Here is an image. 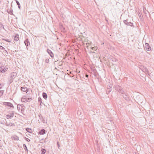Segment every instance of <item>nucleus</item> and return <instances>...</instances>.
<instances>
[{"mask_svg":"<svg viewBox=\"0 0 154 154\" xmlns=\"http://www.w3.org/2000/svg\"><path fill=\"white\" fill-rule=\"evenodd\" d=\"M12 12V11H11L10 10V15H11L13 14Z\"/></svg>","mask_w":154,"mask_h":154,"instance_id":"c9c22d12","label":"nucleus"},{"mask_svg":"<svg viewBox=\"0 0 154 154\" xmlns=\"http://www.w3.org/2000/svg\"><path fill=\"white\" fill-rule=\"evenodd\" d=\"M23 148H24L25 150L26 151H27V152L28 151V149H27V147L25 144H24L23 145Z\"/></svg>","mask_w":154,"mask_h":154,"instance_id":"aec40b11","label":"nucleus"},{"mask_svg":"<svg viewBox=\"0 0 154 154\" xmlns=\"http://www.w3.org/2000/svg\"><path fill=\"white\" fill-rule=\"evenodd\" d=\"M57 144L58 147V148H59V147H60V146L58 142H57Z\"/></svg>","mask_w":154,"mask_h":154,"instance_id":"f704fd0d","label":"nucleus"},{"mask_svg":"<svg viewBox=\"0 0 154 154\" xmlns=\"http://www.w3.org/2000/svg\"><path fill=\"white\" fill-rule=\"evenodd\" d=\"M25 99L24 98H23L22 100Z\"/></svg>","mask_w":154,"mask_h":154,"instance_id":"3c124183","label":"nucleus"},{"mask_svg":"<svg viewBox=\"0 0 154 154\" xmlns=\"http://www.w3.org/2000/svg\"><path fill=\"white\" fill-rule=\"evenodd\" d=\"M2 28H4V26L2 23H0V29H1Z\"/></svg>","mask_w":154,"mask_h":154,"instance_id":"393cba45","label":"nucleus"},{"mask_svg":"<svg viewBox=\"0 0 154 154\" xmlns=\"http://www.w3.org/2000/svg\"><path fill=\"white\" fill-rule=\"evenodd\" d=\"M19 35L18 34H16L14 37V40L16 41H18L19 40Z\"/></svg>","mask_w":154,"mask_h":154,"instance_id":"9d476101","label":"nucleus"},{"mask_svg":"<svg viewBox=\"0 0 154 154\" xmlns=\"http://www.w3.org/2000/svg\"><path fill=\"white\" fill-rule=\"evenodd\" d=\"M62 29H63V30H64L65 29V28L63 27H62Z\"/></svg>","mask_w":154,"mask_h":154,"instance_id":"79ce46f5","label":"nucleus"},{"mask_svg":"<svg viewBox=\"0 0 154 154\" xmlns=\"http://www.w3.org/2000/svg\"><path fill=\"white\" fill-rule=\"evenodd\" d=\"M142 70L143 71L145 72H146L147 73L149 72L148 70L146 67H143V68L142 69Z\"/></svg>","mask_w":154,"mask_h":154,"instance_id":"ddd939ff","label":"nucleus"},{"mask_svg":"<svg viewBox=\"0 0 154 154\" xmlns=\"http://www.w3.org/2000/svg\"><path fill=\"white\" fill-rule=\"evenodd\" d=\"M26 131L29 133H32V129L30 128H26Z\"/></svg>","mask_w":154,"mask_h":154,"instance_id":"a211bd4d","label":"nucleus"},{"mask_svg":"<svg viewBox=\"0 0 154 154\" xmlns=\"http://www.w3.org/2000/svg\"><path fill=\"white\" fill-rule=\"evenodd\" d=\"M11 138L12 140H19V137L16 136L14 135L11 137Z\"/></svg>","mask_w":154,"mask_h":154,"instance_id":"f8f14e48","label":"nucleus"},{"mask_svg":"<svg viewBox=\"0 0 154 154\" xmlns=\"http://www.w3.org/2000/svg\"><path fill=\"white\" fill-rule=\"evenodd\" d=\"M124 94V95H122L123 98H124L127 101H128L130 100V99L128 96V94L125 92V94Z\"/></svg>","mask_w":154,"mask_h":154,"instance_id":"0eeeda50","label":"nucleus"},{"mask_svg":"<svg viewBox=\"0 0 154 154\" xmlns=\"http://www.w3.org/2000/svg\"><path fill=\"white\" fill-rule=\"evenodd\" d=\"M42 95L43 98L45 100H46L48 97V95L46 93L43 92L42 93Z\"/></svg>","mask_w":154,"mask_h":154,"instance_id":"4468645a","label":"nucleus"},{"mask_svg":"<svg viewBox=\"0 0 154 154\" xmlns=\"http://www.w3.org/2000/svg\"><path fill=\"white\" fill-rule=\"evenodd\" d=\"M3 94V91H0V97L2 96Z\"/></svg>","mask_w":154,"mask_h":154,"instance_id":"bb28decb","label":"nucleus"},{"mask_svg":"<svg viewBox=\"0 0 154 154\" xmlns=\"http://www.w3.org/2000/svg\"><path fill=\"white\" fill-rule=\"evenodd\" d=\"M49 60L48 58H47L45 60V62L46 63H48L49 62Z\"/></svg>","mask_w":154,"mask_h":154,"instance_id":"b1692460","label":"nucleus"},{"mask_svg":"<svg viewBox=\"0 0 154 154\" xmlns=\"http://www.w3.org/2000/svg\"><path fill=\"white\" fill-rule=\"evenodd\" d=\"M47 52L51 57H54V54L50 50L48 49H47Z\"/></svg>","mask_w":154,"mask_h":154,"instance_id":"6e6552de","label":"nucleus"},{"mask_svg":"<svg viewBox=\"0 0 154 154\" xmlns=\"http://www.w3.org/2000/svg\"><path fill=\"white\" fill-rule=\"evenodd\" d=\"M41 154H45L46 152V150L45 149L42 148L41 149Z\"/></svg>","mask_w":154,"mask_h":154,"instance_id":"f3484780","label":"nucleus"},{"mask_svg":"<svg viewBox=\"0 0 154 154\" xmlns=\"http://www.w3.org/2000/svg\"><path fill=\"white\" fill-rule=\"evenodd\" d=\"M12 112V113H10V118L14 116V113L13 112Z\"/></svg>","mask_w":154,"mask_h":154,"instance_id":"cd10ccee","label":"nucleus"},{"mask_svg":"<svg viewBox=\"0 0 154 154\" xmlns=\"http://www.w3.org/2000/svg\"><path fill=\"white\" fill-rule=\"evenodd\" d=\"M17 109L19 112H21V113L23 115H25L24 111L25 109V107L23 104H19L17 106Z\"/></svg>","mask_w":154,"mask_h":154,"instance_id":"f03ea898","label":"nucleus"},{"mask_svg":"<svg viewBox=\"0 0 154 154\" xmlns=\"http://www.w3.org/2000/svg\"><path fill=\"white\" fill-rule=\"evenodd\" d=\"M11 125H10V127H15V125L14 124H12L11 123ZM15 128V127H14L13 128V129H14V128Z\"/></svg>","mask_w":154,"mask_h":154,"instance_id":"a878e982","label":"nucleus"},{"mask_svg":"<svg viewBox=\"0 0 154 154\" xmlns=\"http://www.w3.org/2000/svg\"><path fill=\"white\" fill-rule=\"evenodd\" d=\"M144 47L145 49L147 51H150L151 50V48L150 47L148 43H146L144 45Z\"/></svg>","mask_w":154,"mask_h":154,"instance_id":"39448f33","label":"nucleus"},{"mask_svg":"<svg viewBox=\"0 0 154 154\" xmlns=\"http://www.w3.org/2000/svg\"><path fill=\"white\" fill-rule=\"evenodd\" d=\"M106 21H108L107 20H106Z\"/></svg>","mask_w":154,"mask_h":154,"instance_id":"de8ad7c7","label":"nucleus"},{"mask_svg":"<svg viewBox=\"0 0 154 154\" xmlns=\"http://www.w3.org/2000/svg\"><path fill=\"white\" fill-rule=\"evenodd\" d=\"M24 43L25 44L27 48L28 49V47L30 45V43L28 38H27L24 41Z\"/></svg>","mask_w":154,"mask_h":154,"instance_id":"423d86ee","label":"nucleus"},{"mask_svg":"<svg viewBox=\"0 0 154 154\" xmlns=\"http://www.w3.org/2000/svg\"><path fill=\"white\" fill-rule=\"evenodd\" d=\"M12 107L13 109L14 108V106L13 105L10 103V109H11V108Z\"/></svg>","mask_w":154,"mask_h":154,"instance_id":"7c9ffc66","label":"nucleus"},{"mask_svg":"<svg viewBox=\"0 0 154 154\" xmlns=\"http://www.w3.org/2000/svg\"><path fill=\"white\" fill-rule=\"evenodd\" d=\"M9 125H10L9 123H7V122H6V126H8Z\"/></svg>","mask_w":154,"mask_h":154,"instance_id":"72a5a7b5","label":"nucleus"},{"mask_svg":"<svg viewBox=\"0 0 154 154\" xmlns=\"http://www.w3.org/2000/svg\"><path fill=\"white\" fill-rule=\"evenodd\" d=\"M6 118L8 119H10V115H7L6 116Z\"/></svg>","mask_w":154,"mask_h":154,"instance_id":"2f4dec72","label":"nucleus"},{"mask_svg":"<svg viewBox=\"0 0 154 154\" xmlns=\"http://www.w3.org/2000/svg\"><path fill=\"white\" fill-rule=\"evenodd\" d=\"M144 12L145 13V14H146V12L144 11Z\"/></svg>","mask_w":154,"mask_h":154,"instance_id":"c03bdc74","label":"nucleus"},{"mask_svg":"<svg viewBox=\"0 0 154 154\" xmlns=\"http://www.w3.org/2000/svg\"><path fill=\"white\" fill-rule=\"evenodd\" d=\"M136 154H139L138 153H137Z\"/></svg>","mask_w":154,"mask_h":154,"instance_id":"603ef678","label":"nucleus"},{"mask_svg":"<svg viewBox=\"0 0 154 154\" xmlns=\"http://www.w3.org/2000/svg\"><path fill=\"white\" fill-rule=\"evenodd\" d=\"M8 10H7V12L8 13V14H10V11H8Z\"/></svg>","mask_w":154,"mask_h":154,"instance_id":"ea45409f","label":"nucleus"},{"mask_svg":"<svg viewBox=\"0 0 154 154\" xmlns=\"http://www.w3.org/2000/svg\"><path fill=\"white\" fill-rule=\"evenodd\" d=\"M115 61H116V60H117L116 59H115Z\"/></svg>","mask_w":154,"mask_h":154,"instance_id":"49530a36","label":"nucleus"},{"mask_svg":"<svg viewBox=\"0 0 154 154\" xmlns=\"http://www.w3.org/2000/svg\"><path fill=\"white\" fill-rule=\"evenodd\" d=\"M112 85H110L109 86V88H107V90H111V88H112Z\"/></svg>","mask_w":154,"mask_h":154,"instance_id":"c85d7f7f","label":"nucleus"},{"mask_svg":"<svg viewBox=\"0 0 154 154\" xmlns=\"http://www.w3.org/2000/svg\"><path fill=\"white\" fill-rule=\"evenodd\" d=\"M113 88H114L115 90L122 94H125V91L123 88L120 85H116L114 86Z\"/></svg>","mask_w":154,"mask_h":154,"instance_id":"f257e3e1","label":"nucleus"},{"mask_svg":"<svg viewBox=\"0 0 154 154\" xmlns=\"http://www.w3.org/2000/svg\"><path fill=\"white\" fill-rule=\"evenodd\" d=\"M5 41H7V42H10V41H9V40L8 39L6 40Z\"/></svg>","mask_w":154,"mask_h":154,"instance_id":"4c0bfd02","label":"nucleus"},{"mask_svg":"<svg viewBox=\"0 0 154 154\" xmlns=\"http://www.w3.org/2000/svg\"><path fill=\"white\" fill-rule=\"evenodd\" d=\"M45 133V130L44 129L41 130L38 132V134L40 135H43Z\"/></svg>","mask_w":154,"mask_h":154,"instance_id":"1a4fd4ad","label":"nucleus"},{"mask_svg":"<svg viewBox=\"0 0 154 154\" xmlns=\"http://www.w3.org/2000/svg\"><path fill=\"white\" fill-rule=\"evenodd\" d=\"M26 140L27 142H30V140L28 138L25 137Z\"/></svg>","mask_w":154,"mask_h":154,"instance_id":"c756f323","label":"nucleus"},{"mask_svg":"<svg viewBox=\"0 0 154 154\" xmlns=\"http://www.w3.org/2000/svg\"><path fill=\"white\" fill-rule=\"evenodd\" d=\"M3 48V47L0 46V49H2Z\"/></svg>","mask_w":154,"mask_h":154,"instance_id":"58836bf2","label":"nucleus"},{"mask_svg":"<svg viewBox=\"0 0 154 154\" xmlns=\"http://www.w3.org/2000/svg\"><path fill=\"white\" fill-rule=\"evenodd\" d=\"M4 104L6 105H8L10 106V103L9 102H4Z\"/></svg>","mask_w":154,"mask_h":154,"instance_id":"4be33fe9","label":"nucleus"},{"mask_svg":"<svg viewBox=\"0 0 154 154\" xmlns=\"http://www.w3.org/2000/svg\"><path fill=\"white\" fill-rule=\"evenodd\" d=\"M17 75V73L16 72H13L10 74V83L13 82V79H14Z\"/></svg>","mask_w":154,"mask_h":154,"instance_id":"20e7f679","label":"nucleus"},{"mask_svg":"<svg viewBox=\"0 0 154 154\" xmlns=\"http://www.w3.org/2000/svg\"><path fill=\"white\" fill-rule=\"evenodd\" d=\"M16 2L17 4V5L18 6V8L19 9H20V3H19V2L17 1L16 0Z\"/></svg>","mask_w":154,"mask_h":154,"instance_id":"6ab92c4d","label":"nucleus"},{"mask_svg":"<svg viewBox=\"0 0 154 154\" xmlns=\"http://www.w3.org/2000/svg\"><path fill=\"white\" fill-rule=\"evenodd\" d=\"M111 91V90H107V89L106 91V93L107 94H109Z\"/></svg>","mask_w":154,"mask_h":154,"instance_id":"5701e85b","label":"nucleus"},{"mask_svg":"<svg viewBox=\"0 0 154 154\" xmlns=\"http://www.w3.org/2000/svg\"><path fill=\"white\" fill-rule=\"evenodd\" d=\"M0 86H2V85H1V84H0ZM1 86H0V89H1Z\"/></svg>","mask_w":154,"mask_h":154,"instance_id":"a19ab883","label":"nucleus"},{"mask_svg":"<svg viewBox=\"0 0 154 154\" xmlns=\"http://www.w3.org/2000/svg\"><path fill=\"white\" fill-rule=\"evenodd\" d=\"M141 15L142 14H140V13H139V14H138V15H139V17H140L141 16Z\"/></svg>","mask_w":154,"mask_h":154,"instance_id":"e433bc0d","label":"nucleus"},{"mask_svg":"<svg viewBox=\"0 0 154 154\" xmlns=\"http://www.w3.org/2000/svg\"><path fill=\"white\" fill-rule=\"evenodd\" d=\"M124 23L127 26H130L132 27H134V25L132 23L129 21L128 19L124 20L123 21Z\"/></svg>","mask_w":154,"mask_h":154,"instance_id":"7ed1b4c3","label":"nucleus"},{"mask_svg":"<svg viewBox=\"0 0 154 154\" xmlns=\"http://www.w3.org/2000/svg\"><path fill=\"white\" fill-rule=\"evenodd\" d=\"M97 48H96V47H92L91 48V49L93 50H97Z\"/></svg>","mask_w":154,"mask_h":154,"instance_id":"473e14b6","label":"nucleus"},{"mask_svg":"<svg viewBox=\"0 0 154 154\" xmlns=\"http://www.w3.org/2000/svg\"><path fill=\"white\" fill-rule=\"evenodd\" d=\"M86 44L87 45L88 44V43H86Z\"/></svg>","mask_w":154,"mask_h":154,"instance_id":"a18cd8bd","label":"nucleus"},{"mask_svg":"<svg viewBox=\"0 0 154 154\" xmlns=\"http://www.w3.org/2000/svg\"><path fill=\"white\" fill-rule=\"evenodd\" d=\"M44 121H45V120H43V123H45V122H44Z\"/></svg>","mask_w":154,"mask_h":154,"instance_id":"37998d69","label":"nucleus"},{"mask_svg":"<svg viewBox=\"0 0 154 154\" xmlns=\"http://www.w3.org/2000/svg\"><path fill=\"white\" fill-rule=\"evenodd\" d=\"M27 99V100H23V101L24 102H25V101L28 102L29 101L31 100H32V98H28Z\"/></svg>","mask_w":154,"mask_h":154,"instance_id":"412c9836","label":"nucleus"},{"mask_svg":"<svg viewBox=\"0 0 154 154\" xmlns=\"http://www.w3.org/2000/svg\"><path fill=\"white\" fill-rule=\"evenodd\" d=\"M88 45H87V46H86V47H88Z\"/></svg>","mask_w":154,"mask_h":154,"instance_id":"09e8293b","label":"nucleus"},{"mask_svg":"<svg viewBox=\"0 0 154 154\" xmlns=\"http://www.w3.org/2000/svg\"><path fill=\"white\" fill-rule=\"evenodd\" d=\"M38 101L39 103V105L40 106H42L43 103L42 101V98L40 97H39L38 98Z\"/></svg>","mask_w":154,"mask_h":154,"instance_id":"9b49d317","label":"nucleus"},{"mask_svg":"<svg viewBox=\"0 0 154 154\" xmlns=\"http://www.w3.org/2000/svg\"><path fill=\"white\" fill-rule=\"evenodd\" d=\"M92 53H95V52H92Z\"/></svg>","mask_w":154,"mask_h":154,"instance_id":"8fccbe9b","label":"nucleus"},{"mask_svg":"<svg viewBox=\"0 0 154 154\" xmlns=\"http://www.w3.org/2000/svg\"><path fill=\"white\" fill-rule=\"evenodd\" d=\"M21 90L23 92L27 91L26 93H27L28 91V89L26 87H21Z\"/></svg>","mask_w":154,"mask_h":154,"instance_id":"2eb2a0df","label":"nucleus"},{"mask_svg":"<svg viewBox=\"0 0 154 154\" xmlns=\"http://www.w3.org/2000/svg\"><path fill=\"white\" fill-rule=\"evenodd\" d=\"M7 70L6 68L5 67L3 68L2 67H0V72L2 73L5 72V71Z\"/></svg>","mask_w":154,"mask_h":154,"instance_id":"dca6fc26","label":"nucleus"}]
</instances>
